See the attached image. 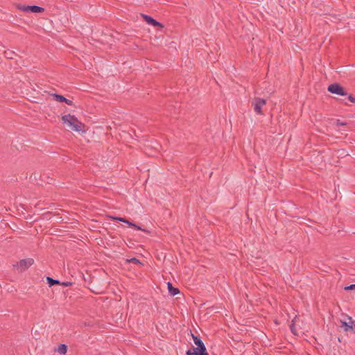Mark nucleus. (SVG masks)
<instances>
[{"label": "nucleus", "mask_w": 355, "mask_h": 355, "mask_svg": "<svg viewBox=\"0 0 355 355\" xmlns=\"http://www.w3.org/2000/svg\"><path fill=\"white\" fill-rule=\"evenodd\" d=\"M63 123L66 124L71 130L76 132H84V123L78 120V119L71 114H65L61 117Z\"/></svg>", "instance_id": "f257e3e1"}, {"label": "nucleus", "mask_w": 355, "mask_h": 355, "mask_svg": "<svg viewBox=\"0 0 355 355\" xmlns=\"http://www.w3.org/2000/svg\"><path fill=\"white\" fill-rule=\"evenodd\" d=\"M11 84L12 86L13 87H16V89H27L33 87L29 78L26 76L19 72L15 74Z\"/></svg>", "instance_id": "f03ea898"}, {"label": "nucleus", "mask_w": 355, "mask_h": 355, "mask_svg": "<svg viewBox=\"0 0 355 355\" xmlns=\"http://www.w3.org/2000/svg\"><path fill=\"white\" fill-rule=\"evenodd\" d=\"M266 99L254 97L252 101V106L254 108V112L259 115H263V112L262 111V107L263 105L266 104Z\"/></svg>", "instance_id": "7ed1b4c3"}, {"label": "nucleus", "mask_w": 355, "mask_h": 355, "mask_svg": "<svg viewBox=\"0 0 355 355\" xmlns=\"http://www.w3.org/2000/svg\"><path fill=\"white\" fill-rule=\"evenodd\" d=\"M34 263V260L32 258H27L20 260L19 262L13 265L14 268H16L20 272H23L31 266Z\"/></svg>", "instance_id": "20e7f679"}, {"label": "nucleus", "mask_w": 355, "mask_h": 355, "mask_svg": "<svg viewBox=\"0 0 355 355\" xmlns=\"http://www.w3.org/2000/svg\"><path fill=\"white\" fill-rule=\"evenodd\" d=\"M18 9L25 12H33V13H41L44 11V8L35 5L26 6V5H18Z\"/></svg>", "instance_id": "39448f33"}, {"label": "nucleus", "mask_w": 355, "mask_h": 355, "mask_svg": "<svg viewBox=\"0 0 355 355\" xmlns=\"http://www.w3.org/2000/svg\"><path fill=\"white\" fill-rule=\"evenodd\" d=\"M186 355H209L207 352V349L205 347H193L192 346L190 349H189L186 352Z\"/></svg>", "instance_id": "423d86ee"}, {"label": "nucleus", "mask_w": 355, "mask_h": 355, "mask_svg": "<svg viewBox=\"0 0 355 355\" xmlns=\"http://www.w3.org/2000/svg\"><path fill=\"white\" fill-rule=\"evenodd\" d=\"M138 308L139 309V312L138 313V314H142L143 318H149L150 305L146 303H141L138 304Z\"/></svg>", "instance_id": "0eeeda50"}, {"label": "nucleus", "mask_w": 355, "mask_h": 355, "mask_svg": "<svg viewBox=\"0 0 355 355\" xmlns=\"http://www.w3.org/2000/svg\"><path fill=\"white\" fill-rule=\"evenodd\" d=\"M141 17L144 18V19L146 21L147 24L152 25L153 26H159L160 28H163L164 26L160 24L159 22L155 21L152 17L145 15H141Z\"/></svg>", "instance_id": "6e6552de"}, {"label": "nucleus", "mask_w": 355, "mask_h": 355, "mask_svg": "<svg viewBox=\"0 0 355 355\" xmlns=\"http://www.w3.org/2000/svg\"><path fill=\"white\" fill-rule=\"evenodd\" d=\"M168 293L171 296H175L180 293V291L178 288L174 287L171 282H168Z\"/></svg>", "instance_id": "1a4fd4ad"}, {"label": "nucleus", "mask_w": 355, "mask_h": 355, "mask_svg": "<svg viewBox=\"0 0 355 355\" xmlns=\"http://www.w3.org/2000/svg\"><path fill=\"white\" fill-rule=\"evenodd\" d=\"M347 318L349 320V322H346V321H341V327L343 328L344 331H348V328L350 325V324H354L355 322V321L352 320V318L350 317V316H347Z\"/></svg>", "instance_id": "9d476101"}, {"label": "nucleus", "mask_w": 355, "mask_h": 355, "mask_svg": "<svg viewBox=\"0 0 355 355\" xmlns=\"http://www.w3.org/2000/svg\"><path fill=\"white\" fill-rule=\"evenodd\" d=\"M191 335H192V338H193L194 344L196 345V347H205L204 343L202 342V340H201L200 336H195L193 334H191Z\"/></svg>", "instance_id": "9b49d317"}, {"label": "nucleus", "mask_w": 355, "mask_h": 355, "mask_svg": "<svg viewBox=\"0 0 355 355\" xmlns=\"http://www.w3.org/2000/svg\"><path fill=\"white\" fill-rule=\"evenodd\" d=\"M59 354L64 355L67 353V346L64 344H60L58 345V348L55 349Z\"/></svg>", "instance_id": "f8f14e48"}, {"label": "nucleus", "mask_w": 355, "mask_h": 355, "mask_svg": "<svg viewBox=\"0 0 355 355\" xmlns=\"http://www.w3.org/2000/svg\"><path fill=\"white\" fill-rule=\"evenodd\" d=\"M46 281H47V283L49 284V286L51 287L53 285H55V284H60V282L58 281V280H56V279H53V278L50 277H46Z\"/></svg>", "instance_id": "ddd939ff"}, {"label": "nucleus", "mask_w": 355, "mask_h": 355, "mask_svg": "<svg viewBox=\"0 0 355 355\" xmlns=\"http://www.w3.org/2000/svg\"><path fill=\"white\" fill-rule=\"evenodd\" d=\"M331 94L340 95L342 96H345L347 95V93L346 92V90H328Z\"/></svg>", "instance_id": "4468645a"}, {"label": "nucleus", "mask_w": 355, "mask_h": 355, "mask_svg": "<svg viewBox=\"0 0 355 355\" xmlns=\"http://www.w3.org/2000/svg\"><path fill=\"white\" fill-rule=\"evenodd\" d=\"M4 54H5V57L7 58V59H13L14 58V56L16 55V53L15 52L12 51H10V50H8V51H6L4 52Z\"/></svg>", "instance_id": "2eb2a0df"}, {"label": "nucleus", "mask_w": 355, "mask_h": 355, "mask_svg": "<svg viewBox=\"0 0 355 355\" xmlns=\"http://www.w3.org/2000/svg\"><path fill=\"white\" fill-rule=\"evenodd\" d=\"M141 230L142 232H144L146 234H149L150 233V231H148L147 229L146 228H143L142 226L141 225H139L136 223H135V230Z\"/></svg>", "instance_id": "dca6fc26"}, {"label": "nucleus", "mask_w": 355, "mask_h": 355, "mask_svg": "<svg viewBox=\"0 0 355 355\" xmlns=\"http://www.w3.org/2000/svg\"><path fill=\"white\" fill-rule=\"evenodd\" d=\"M53 96H54V98L55 99V101H59V102L67 101V98L62 95L54 94Z\"/></svg>", "instance_id": "f3484780"}, {"label": "nucleus", "mask_w": 355, "mask_h": 355, "mask_svg": "<svg viewBox=\"0 0 355 355\" xmlns=\"http://www.w3.org/2000/svg\"><path fill=\"white\" fill-rule=\"evenodd\" d=\"M327 89H343V86L340 85L339 83H334L329 85Z\"/></svg>", "instance_id": "a211bd4d"}, {"label": "nucleus", "mask_w": 355, "mask_h": 355, "mask_svg": "<svg viewBox=\"0 0 355 355\" xmlns=\"http://www.w3.org/2000/svg\"><path fill=\"white\" fill-rule=\"evenodd\" d=\"M335 125L336 126H338V127H339V126H346L347 125V122L342 121L340 119H337L335 121Z\"/></svg>", "instance_id": "6ab92c4d"}, {"label": "nucleus", "mask_w": 355, "mask_h": 355, "mask_svg": "<svg viewBox=\"0 0 355 355\" xmlns=\"http://www.w3.org/2000/svg\"><path fill=\"white\" fill-rule=\"evenodd\" d=\"M145 263H147V261H141L139 259H138L136 257H135V265L137 264V265L144 266Z\"/></svg>", "instance_id": "aec40b11"}, {"label": "nucleus", "mask_w": 355, "mask_h": 355, "mask_svg": "<svg viewBox=\"0 0 355 355\" xmlns=\"http://www.w3.org/2000/svg\"><path fill=\"white\" fill-rule=\"evenodd\" d=\"M290 329H291V332L295 334V335H297V333L295 330V324H294V321L293 320L292 321V323L290 324Z\"/></svg>", "instance_id": "412c9836"}, {"label": "nucleus", "mask_w": 355, "mask_h": 355, "mask_svg": "<svg viewBox=\"0 0 355 355\" xmlns=\"http://www.w3.org/2000/svg\"><path fill=\"white\" fill-rule=\"evenodd\" d=\"M348 331L355 334V322L354 324H350L348 328Z\"/></svg>", "instance_id": "4be33fe9"}, {"label": "nucleus", "mask_w": 355, "mask_h": 355, "mask_svg": "<svg viewBox=\"0 0 355 355\" xmlns=\"http://www.w3.org/2000/svg\"><path fill=\"white\" fill-rule=\"evenodd\" d=\"M116 220H119L120 221H122V222H124L127 224H128L130 226H133V223L132 222H130L124 218H116Z\"/></svg>", "instance_id": "5701e85b"}, {"label": "nucleus", "mask_w": 355, "mask_h": 355, "mask_svg": "<svg viewBox=\"0 0 355 355\" xmlns=\"http://www.w3.org/2000/svg\"><path fill=\"white\" fill-rule=\"evenodd\" d=\"M344 289L345 291H352L355 289V284H350L349 286H345Z\"/></svg>", "instance_id": "b1692460"}, {"label": "nucleus", "mask_w": 355, "mask_h": 355, "mask_svg": "<svg viewBox=\"0 0 355 355\" xmlns=\"http://www.w3.org/2000/svg\"><path fill=\"white\" fill-rule=\"evenodd\" d=\"M135 141H137L139 144H141V143H142V141H146V139H142L141 140H139V139H135ZM135 146H138L139 148H141V145H140V144H137L135 142Z\"/></svg>", "instance_id": "393cba45"}, {"label": "nucleus", "mask_w": 355, "mask_h": 355, "mask_svg": "<svg viewBox=\"0 0 355 355\" xmlns=\"http://www.w3.org/2000/svg\"><path fill=\"white\" fill-rule=\"evenodd\" d=\"M347 99H348V101H349L350 102L355 103V97H354L352 94H349L348 95V96H347Z\"/></svg>", "instance_id": "a878e982"}, {"label": "nucleus", "mask_w": 355, "mask_h": 355, "mask_svg": "<svg viewBox=\"0 0 355 355\" xmlns=\"http://www.w3.org/2000/svg\"><path fill=\"white\" fill-rule=\"evenodd\" d=\"M60 284L64 286H69L71 285V282H60Z\"/></svg>", "instance_id": "bb28decb"}, {"label": "nucleus", "mask_w": 355, "mask_h": 355, "mask_svg": "<svg viewBox=\"0 0 355 355\" xmlns=\"http://www.w3.org/2000/svg\"><path fill=\"white\" fill-rule=\"evenodd\" d=\"M68 105H71L72 101L71 100L67 99V101H64Z\"/></svg>", "instance_id": "cd10ccee"}, {"label": "nucleus", "mask_w": 355, "mask_h": 355, "mask_svg": "<svg viewBox=\"0 0 355 355\" xmlns=\"http://www.w3.org/2000/svg\"><path fill=\"white\" fill-rule=\"evenodd\" d=\"M133 261V258L130 259H125V262L126 263H130V262H132Z\"/></svg>", "instance_id": "c85d7f7f"}]
</instances>
